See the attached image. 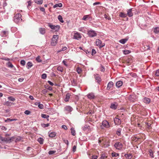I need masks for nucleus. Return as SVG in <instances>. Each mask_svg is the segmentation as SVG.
Returning a JSON list of instances; mask_svg holds the SVG:
<instances>
[{
	"label": "nucleus",
	"instance_id": "nucleus-1",
	"mask_svg": "<svg viewBox=\"0 0 159 159\" xmlns=\"http://www.w3.org/2000/svg\"><path fill=\"white\" fill-rule=\"evenodd\" d=\"M21 15L20 14H16L14 17V20L16 23L21 22L22 19L21 18Z\"/></svg>",
	"mask_w": 159,
	"mask_h": 159
},
{
	"label": "nucleus",
	"instance_id": "nucleus-2",
	"mask_svg": "<svg viewBox=\"0 0 159 159\" xmlns=\"http://www.w3.org/2000/svg\"><path fill=\"white\" fill-rule=\"evenodd\" d=\"M58 38V35H54L53 36L51 43L52 46H55L57 44V42Z\"/></svg>",
	"mask_w": 159,
	"mask_h": 159
},
{
	"label": "nucleus",
	"instance_id": "nucleus-3",
	"mask_svg": "<svg viewBox=\"0 0 159 159\" xmlns=\"http://www.w3.org/2000/svg\"><path fill=\"white\" fill-rule=\"evenodd\" d=\"M87 34L90 38H93L97 35L96 32L93 30H90L87 31Z\"/></svg>",
	"mask_w": 159,
	"mask_h": 159
},
{
	"label": "nucleus",
	"instance_id": "nucleus-4",
	"mask_svg": "<svg viewBox=\"0 0 159 159\" xmlns=\"http://www.w3.org/2000/svg\"><path fill=\"white\" fill-rule=\"evenodd\" d=\"M96 45L99 47L100 48L103 47L105 45V44L104 43H102V41L99 39H97L96 40Z\"/></svg>",
	"mask_w": 159,
	"mask_h": 159
},
{
	"label": "nucleus",
	"instance_id": "nucleus-5",
	"mask_svg": "<svg viewBox=\"0 0 159 159\" xmlns=\"http://www.w3.org/2000/svg\"><path fill=\"white\" fill-rule=\"evenodd\" d=\"M128 98L130 101L134 102L137 100V98L136 95L133 93L129 95Z\"/></svg>",
	"mask_w": 159,
	"mask_h": 159
},
{
	"label": "nucleus",
	"instance_id": "nucleus-6",
	"mask_svg": "<svg viewBox=\"0 0 159 159\" xmlns=\"http://www.w3.org/2000/svg\"><path fill=\"white\" fill-rule=\"evenodd\" d=\"M110 126V125L108 122L107 120H104L102 122L101 127L102 129H103L104 128H108Z\"/></svg>",
	"mask_w": 159,
	"mask_h": 159
},
{
	"label": "nucleus",
	"instance_id": "nucleus-7",
	"mask_svg": "<svg viewBox=\"0 0 159 159\" xmlns=\"http://www.w3.org/2000/svg\"><path fill=\"white\" fill-rule=\"evenodd\" d=\"M49 26L52 29L56 31H58L60 29V26L59 25H53L50 24H49Z\"/></svg>",
	"mask_w": 159,
	"mask_h": 159
},
{
	"label": "nucleus",
	"instance_id": "nucleus-8",
	"mask_svg": "<svg viewBox=\"0 0 159 159\" xmlns=\"http://www.w3.org/2000/svg\"><path fill=\"white\" fill-rule=\"evenodd\" d=\"M115 147L118 150H120L123 147L122 144L120 142H116L114 144Z\"/></svg>",
	"mask_w": 159,
	"mask_h": 159
},
{
	"label": "nucleus",
	"instance_id": "nucleus-9",
	"mask_svg": "<svg viewBox=\"0 0 159 159\" xmlns=\"http://www.w3.org/2000/svg\"><path fill=\"white\" fill-rule=\"evenodd\" d=\"M114 122L116 125H119L121 124L120 120L117 117H115L114 119Z\"/></svg>",
	"mask_w": 159,
	"mask_h": 159
},
{
	"label": "nucleus",
	"instance_id": "nucleus-10",
	"mask_svg": "<svg viewBox=\"0 0 159 159\" xmlns=\"http://www.w3.org/2000/svg\"><path fill=\"white\" fill-rule=\"evenodd\" d=\"M117 103L116 102H114L111 103L110 107L111 108L115 110L117 108Z\"/></svg>",
	"mask_w": 159,
	"mask_h": 159
},
{
	"label": "nucleus",
	"instance_id": "nucleus-11",
	"mask_svg": "<svg viewBox=\"0 0 159 159\" xmlns=\"http://www.w3.org/2000/svg\"><path fill=\"white\" fill-rule=\"evenodd\" d=\"M65 111H67L68 112H71L73 110V108L69 106H67L64 108Z\"/></svg>",
	"mask_w": 159,
	"mask_h": 159
},
{
	"label": "nucleus",
	"instance_id": "nucleus-12",
	"mask_svg": "<svg viewBox=\"0 0 159 159\" xmlns=\"http://www.w3.org/2000/svg\"><path fill=\"white\" fill-rule=\"evenodd\" d=\"M73 38L75 39L78 40L81 38V36L79 33H75Z\"/></svg>",
	"mask_w": 159,
	"mask_h": 159
},
{
	"label": "nucleus",
	"instance_id": "nucleus-13",
	"mask_svg": "<svg viewBox=\"0 0 159 159\" xmlns=\"http://www.w3.org/2000/svg\"><path fill=\"white\" fill-rule=\"evenodd\" d=\"M113 85V83L112 81L109 82L107 85V90H109Z\"/></svg>",
	"mask_w": 159,
	"mask_h": 159
},
{
	"label": "nucleus",
	"instance_id": "nucleus-14",
	"mask_svg": "<svg viewBox=\"0 0 159 159\" xmlns=\"http://www.w3.org/2000/svg\"><path fill=\"white\" fill-rule=\"evenodd\" d=\"M87 96L88 98L90 99H94L95 98V96L93 93H89Z\"/></svg>",
	"mask_w": 159,
	"mask_h": 159
},
{
	"label": "nucleus",
	"instance_id": "nucleus-15",
	"mask_svg": "<svg viewBox=\"0 0 159 159\" xmlns=\"http://www.w3.org/2000/svg\"><path fill=\"white\" fill-rule=\"evenodd\" d=\"M123 85V82L121 81H117L116 84V86L118 88H119L120 86H121Z\"/></svg>",
	"mask_w": 159,
	"mask_h": 159
},
{
	"label": "nucleus",
	"instance_id": "nucleus-16",
	"mask_svg": "<svg viewBox=\"0 0 159 159\" xmlns=\"http://www.w3.org/2000/svg\"><path fill=\"white\" fill-rule=\"evenodd\" d=\"M14 138L13 137L10 138H4V140L7 142H10L11 141H13V139H14Z\"/></svg>",
	"mask_w": 159,
	"mask_h": 159
},
{
	"label": "nucleus",
	"instance_id": "nucleus-17",
	"mask_svg": "<svg viewBox=\"0 0 159 159\" xmlns=\"http://www.w3.org/2000/svg\"><path fill=\"white\" fill-rule=\"evenodd\" d=\"M143 102L146 103H149L150 102V100L149 98H145L143 99Z\"/></svg>",
	"mask_w": 159,
	"mask_h": 159
},
{
	"label": "nucleus",
	"instance_id": "nucleus-18",
	"mask_svg": "<svg viewBox=\"0 0 159 159\" xmlns=\"http://www.w3.org/2000/svg\"><path fill=\"white\" fill-rule=\"evenodd\" d=\"M49 136L50 137H54L56 135V133L54 132H49Z\"/></svg>",
	"mask_w": 159,
	"mask_h": 159
},
{
	"label": "nucleus",
	"instance_id": "nucleus-19",
	"mask_svg": "<svg viewBox=\"0 0 159 159\" xmlns=\"http://www.w3.org/2000/svg\"><path fill=\"white\" fill-rule=\"evenodd\" d=\"M39 31L40 33L42 34H44L45 33V29L43 28H40Z\"/></svg>",
	"mask_w": 159,
	"mask_h": 159
},
{
	"label": "nucleus",
	"instance_id": "nucleus-20",
	"mask_svg": "<svg viewBox=\"0 0 159 159\" xmlns=\"http://www.w3.org/2000/svg\"><path fill=\"white\" fill-rule=\"evenodd\" d=\"M70 93H67L66 98H65L64 100L65 102H68L69 101V99L70 98Z\"/></svg>",
	"mask_w": 159,
	"mask_h": 159
},
{
	"label": "nucleus",
	"instance_id": "nucleus-21",
	"mask_svg": "<svg viewBox=\"0 0 159 159\" xmlns=\"http://www.w3.org/2000/svg\"><path fill=\"white\" fill-rule=\"evenodd\" d=\"M95 77L98 82L99 83L101 81V78L98 75H95Z\"/></svg>",
	"mask_w": 159,
	"mask_h": 159
},
{
	"label": "nucleus",
	"instance_id": "nucleus-22",
	"mask_svg": "<svg viewBox=\"0 0 159 159\" xmlns=\"http://www.w3.org/2000/svg\"><path fill=\"white\" fill-rule=\"evenodd\" d=\"M127 40H128L127 39H122L120 40H119V41L120 43H121L123 44H124L126 42V41Z\"/></svg>",
	"mask_w": 159,
	"mask_h": 159
},
{
	"label": "nucleus",
	"instance_id": "nucleus-23",
	"mask_svg": "<svg viewBox=\"0 0 159 159\" xmlns=\"http://www.w3.org/2000/svg\"><path fill=\"white\" fill-rule=\"evenodd\" d=\"M127 14L129 17L133 16V13L132 12V9H130L127 11Z\"/></svg>",
	"mask_w": 159,
	"mask_h": 159
},
{
	"label": "nucleus",
	"instance_id": "nucleus-24",
	"mask_svg": "<svg viewBox=\"0 0 159 159\" xmlns=\"http://www.w3.org/2000/svg\"><path fill=\"white\" fill-rule=\"evenodd\" d=\"M34 2L38 4H41L43 3V0H34Z\"/></svg>",
	"mask_w": 159,
	"mask_h": 159
},
{
	"label": "nucleus",
	"instance_id": "nucleus-25",
	"mask_svg": "<svg viewBox=\"0 0 159 159\" xmlns=\"http://www.w3.org/2000/svg\"><path fill=\"white\" fill-rule=\"evenodd\" d=\"M62 4L61 3H59L55 4L53 7V8H55L57 7H62Z\"/></svg>",
	"mask_w": 159,
	"mask_h": 159
},
{
	"label": "nucleus",
	"instance_id": "nucleus-26",
	"mask_svg": "<svg viewBox=\"0 0 159 159\" xmlns=\"http://www.w3.org/2000/svg\"><path fill=\"white\" fill-rule=\"evenodd\" d=\"M125 156L128 159H130L132 157V156L131 154H125Z\"/></svg>",
	"mask_w": 159,
	"mask_h": 159
},
{
	"label": "nucleus",
	"instance_id": "nucleus-27",
	"mask_svg": "<svg viewBox=\"0 0 159 159\" xmlns=\"http://www.w3.org/2000/svg\"><path fill=\"white\" fill-rule=\"evenodd\" d=\"M16 120V119H11L10 118H7L5 121L6 122L9 123L11 121Z\"/></svg>",
	"mask_w": 159,
	"mask_h": 159
},
{
	"label": "nucleus",
	"instance_id": "nucleus-28",
	"mask_svg": "<svg viewBox=\"0 0 159 159\" xmlns=\"http://www.w3.org/2000/svg\"><path fill=\"white\" fill-rule=\"evenodd\" d=\"M58 19L60 22L61 23H63L64 22V21L63 20V18L60 15L58 16Z\"/></svg>",
	"mask_w": 159,
	"mask_h": 159
},
{
	"label": "nucleus",
	"instance_id": "nucleus-29",
	"mask_svg": "<svg viewBox=\"0 0 159 159\" xmlns=\"http://www.w3.org/2000/svg\"><path fill=\"white\" fill-rule=\"evenodd\" d=\"M121 131V128H118L117 129L116 134L118 135H120V133Z\"/></svg>",
	"mask_w": 159,
	"mask_h": 159
},
{
	"label": "nucleus",
	"instance_id": "nucleus-30",
	"mask_svg": "<svg viewBox=\"0 0 159 159\" xmlns=\"http://www.w3.org/2000/svg\"><path fill=\"white\" fill-rule=\"evenodd\" d=\"M36 61L38 62H41L42 61V60L40 59V57L39 56L36 58Z\"/></svg>",
	"mask_w": 159,
	"mask_h": 159
},
{
	"label": "nucleus",
	"instance_id": "nucleus-31",
	"mask_svg": "<svg viewBox=\"0 0 159 159\" xmlns=\"http://www.w3.org/2000/svg\"><path fill=\"white\" fill-rule=\"evenodd\" d=\"M89 126L85 125L82 127V129L84 130H86L89 129Z\"/></svg>",
	"mask_w": 159,
	"mask_h": 159
},
{
	"label": "nucleus",
	"instance_id": "nucleus-32",
	"mask_svg": "<svg viewBox=\"0 0 159 159\" xmlns=\"http://www.w3.org/2000/svg\"><path fill=\"white\" fill-rule=\"evenodd\" d=\"M38 141L40 144H43V139L40 138L38 139Z\"/></svg>",
	"mask_w": 159,
	"mask_h": 159
},
{
	"label": "nucleus",
	"instance_id": "nucleus-33",
	"mask_svg": "<svg viewBox=\"0 0 159 159\" xmlns=\"http://www.w3.org/2000/svg\"><path fill=\"white\" fill-rule=\"evenodd\" d=\"M27 65L28 66L27 67L28 69H29V68H31L33 66V64L32 62L29 61L27 63Z\"/></svg>",
	"mask_w": 159,
	"mask_h": 159
},
{
	"label": "nucleus",
	"instance_id": "nucleus-34",
	"mask_svg": "<svg viewBox=\"0 0 159 159\" xmlns=\"http://www.w3.org/2000/svg\"><path fill=\"white\" fill-rule=\"evenodd\" d=\"M154 31L156 34H157L159 32V28L157 27L154 29Z\"/></svg>",
	"mask_w": 159,
	"mask_h": 159
},
{
	"label": "nucleus",
	"instance_id": "nucleus-35",
	"mask_svg": "<svg viewBox=\"0 0 159 159\" xmlns=\"http://www.w3.org/2000/svg\"><path fill=\"white\" fill-rule=\"evenodd\" d=\"M76 71L77 72V73L80 74L82 72V70L80 68H79V67H78L77 68Z\"/></svg>",
	"mask_w": 159,
	"mask_h": 159
},
{
	"label": "nucleus",
	"instance_id": "nucleus-36",
	"mask_svg": "<svg viewBox=\"0 0 159 159\" xmlns=\"http://www.w3.org/2000/svg\"><path fill=\"white\" fill-rule=\"evenodd\" d=\"M41 117L43 118L48 119L49 117V116L48 115L42 114H41Z\"/></svg>",
	"mask_w": 159,
	"mask_h": 159
},
{
	"label": "nucleus",
	"instance_id": "nucleus-37",
	"mask_svg": "<svg viewBox=\"0 0 159 159\" xmlns=\"http://www.w3.org/2000/svg\"><path fill=\"white\" fill-rule=\"evenodd\" d=\"M57 69L58 71H59L61 72H62L63 71V68L61 66H58L57 67Z\"/></svg>",
	"mask_w": 159,
	"mask_h": 159
},
{
	"label": "nucleus",
	"instance_id": "nucleus-38",
	"mask_svg": "<svg viewBox=\"0 0 159 159\" xmlns=\"http://www.w3.org/2000/svg\"><path fill=\"white\" fill-rule=\"evenodd\" d=\"M120 16L122 17H125L127 15L123 12H121Z\"/></svg>",
	"mask_w": 159,
	"mask_h": 159
},
{
	"label": "nucleus",
	"instance_id": "nucleus-39",
	"mask_svg": "<svg viewBox=\"0 0 159 159\" xmlns=\"http://www.w3.org/2000/svg\"><path fill=\"white\" fill-rule=\"evenodd\" d=\"M71 133L74 136L75 135V131L74 130V128H71Z\"/></svg>",
	"mask_w": 159,
	"mask_h": 159
},
{
	"label": "nucleus",
	"instance_id": "nucleus-40",
	"mask_svg": "<svg viewBox=\"0 0 159 159\" xmlns=\"http://www.w3.org/2000/svg\"><path fill=\"white\" fill-rule=\"evenodd\" d=\"M123 53L125 54H127L130 53V51L128 50H125L123 51Z\"/></svg>",
	"mask_w": 159,
	"mask_h": 159
},
{
	"label": "nucleus",
	"instance_id": "nucleus-41",
	"mask_svg": "<svg viewBox=\"0 0 159 159\" xmlns=\"http://www.w3.org/2000/svg\"><path fill=\"white\" fill-rule=\"evenodd\" d=\"M8 32L6 31H3L2 32V34L3 36H6Z\"/></svg>",
	"mask_w": 159,
	"mask_h": 159
},
{
	"label": "nucleus",
	"instance_id": "nucleus-42",
	"mask_svg": "<svg viewBox=\"0 0 159 159\" xmlns=\"http://www.w3.org/2000/svg\"><path fill=\"white\" fill-rule=\"evenodd\" d=\"M119 155V154L115 152H113L112 153V156L113 157H116Z\"/></svg>",
	"mask_w": 159,
	"mask_h": 159
},
{
	"label": "nucleus",
	"instance_id": "nucleus-43",
	"mask_svg": "<svg viewBox=\"0 0 159 159\" xmlns=\"http://www.w3.org/2000/svg\"><path fill=\"white\" fill-rule=\"evenodd\" d=\"M156 77V78H158L159 76V70H157L155 73Z\"/></svg>",
	"mask_w": 159,
	"mask_h": 159
},
{
	"label": "nucleus",
	"instance_id": "nucleus-44",
	"mask_svg": "<svg viewBox=\"0 0 159 159\" xmlns=\"http://www.w3.org/2000/svg\"><path fill=\"white\" fill-rule=\"evenodd\" d=\"M56 152V151H52L50 150L48 152L49 154V155H52V154L54 153H55Z\"/></svg>",
	"mask_w": 159,
	"mask_h": 159
},
{
	"label": "nucleus",
	"instance_id": "nucleus-45",
	"mask_svg": "<svg viewBox=\"0 0 159 159\" xmlns=\"http://www.w3.org/2000/svg\"><path fill=\"white\" fill-rule=\"evenodd\" d=\"M7 65L8 67H10V68H12L13 67V66L12 65V64L10 62H9L7 63Z\"/></svg>",
	"mask_w": 159,
	"mask_h": 159
},
{
	"label": "nucleus",
	"instance_id": "nucleus-46",
	"mask_svg": "<svg viewBox=\"0 0 159 159\" xmlns=\"http://www.w3.org/2000/svg\"><path fill=\"white\" fill-rule=\"evenodd\" d=\"M47 77V75L46 74H43L42 75L41 78L43 79H45Z\"/></svg>",
	"mask_w": 159,
	"mask_h": 159
},
{
	"label": "nucleus",
	"instance_id": "nucleus-47",
	"mask_svg": "<svg viewBox=\"0 0 159 159\" xmlns=\"http://www.w3.org/2000/svg\"><path fill=\"white\" fill-rule=\"evenodd\" d=\"M149 153H150V156L152 157H153V153L152 152V150L150 149L149 151Z\"/></svg>",
	"mask_w": 159,
	"mask_h": 159
},
{
	"label": "nucleus",
	"instance_id": "nucleus-48",
	"mask_svg": "<svg viewBox=\"0 0 159 159\" xmlns=\"http://www.w3.org/2000/svg\"><path fill=\"white\" fill-rule=\"evenodd\" d=\"M8 99L11 101H13L15 100V98L12 97H8Z\"/></svg>",
	"mask_w": 159,
	"mask_h": 159
},
{
	"label": "nucleus",
	"instance_id": "nucleus-49",
	"mask_svg": "<svg viewBox=\"0 0 159 159\" xmlns=\"http://www.w3.org/2000/svg\"><path fill=\"white\" fill-rule=\"evenodd\" d=\"M38 107L40 109H43V105L40 103L39 104Z\"/></svg>",
	"mask_w": 159,
	"mask_h": 159
},
{
	"label": "nucleus",
	"instance_id": "nucleus-50",
	"mask_svg": "<svg viewBox=\"0 0 159 159\" xmlns=\"http://www.w3.org/2000/svg\"><path fill=\"white\" fill-rule=\"evenodd\" d=\"M42 126L43 127H48L49 126V124L48 123L47 124H42Z\"/></svg>",
	"mask_w": 159,
	"mask_h": 159
},
{
	"label": "nucleus",
	"instance_id": "nucleus-51",
	"mask_svg": "<svg viewBox=\"0 0 159 159\" xmlns=\"http://www.w3.org/2000/svg\"><path fill=\"white\" fill-rule=\"evenodd\" d=\"M20 64H21L23 66H24L25 65V61L24 60H22L20 61Z\"/></svg>",
	"mask_w": 159,
	"mask_h": 159
},
{
	"label": "nucleus",
	"instance_id": "nucleus-52",
	"mask_svg": "<svg viewBox=\"0 0 159 159\" xmlns=\"http://www.w3.org/2000/svg\"><path fill=\"white\" fill-rule=\"evenodd\" d=\"M24 113L25 114L28 115L30 114V111L28 110H26L24 112Z\"/></svg>",
	"mask_w": 159,
	"mask_h": 159
},
{
	"label": "nucleus",
	"instance_id": "nucleus-53",
	"mask_svg": "<svg viewBox=\"0 0 159 159\" xmlns=\"http://www.w3.org/2000/svg\"><path fill=\"white\" fill-rule=\"evenodd\" d=\"M96 53V51L94 49H93L92 52V55H93Z\"/></svg>",
	"mask_w": 159,
	"mask_h": 159
},
{
	"label": "nucleus",
	"instance_id": "nucleus-54",
	"mask_svg": "<svg viewBox=\"0 0 159 159\" xmlns=\"http://www.w3.org/2000/svg\"><path fill=\"white\" fill-rule=\"evenodd\" d=\"M1 129L2 130H6L7 129V128L6 127L2 126H1Z\"/></svg>",
	"mask_w": 159,
	"mask_h": 159
},
{
	"label": "nucleus",
	"instance_id": "nucleus-55",
	"mask_svg": "<svg viewBox=\"0 0 159 159\" xmlns=\"http://www.w3.org/2000/svg\"><path fill=\"white\" fill-rule=\"evenodd\" d=\"M151 124L150 123H148L147 124L146 127H147V128H148L149 129H150V128L151 127Z\"/></svg>",
	"mask_w": 159,
	"mask_h": 159
},
{
	"label": "nucleus",
	"instance_id": "nucleus-56",
	"mask_svg": "<svg viewBox=\"0 0 159 159\" xmlns=\"http://www.w3.org/2000/svg\"><path fill=\"white\" fill-rule=\"evenodd\" d=\"M98 158L97 156L93 155L92 156V159H97Z\"/></svg>",
	"mask_w": 159,
	"mask_h": 159
},
{
	"label": "nucleus",
	"instance_id": "nucleus-57",
	"mask_svg": "<svg viewBox=\"0 0 159 159\" xmlns=\"http://www.w3.org/2000/svg\"><path fill=\"white\" fill-rule=\"evenodd\" d=\"M88 15L85 16H84V17L83 18V20H86L88 18Z\"/></svg>",
	"mask_w": 159,
	"mask_h": 159
},
{
	"label": "nucleus",
	"instance_id": "nucleus-58",
	"mask_svg": "<svg viewBox=\"0 0 159 159\" xmlns=\"http://www.w3.org/2000/svg\"><path fill=\"white\" fill-rule=\"evenodd\" d=\"M76 146L75 145L74 146L73 148V151L74 152L76 151Z\"/></svg>",
	"mask_w": 159,
	"mask_h": 159
},
{
	"label": "nucleus",
	"instance_id": "nucleus-59",
	"mask_svg": "<svg viewBox=\"0 0 159 159\" xmlns=\"http://www.w3.org/2000/svg\"><path fill=\"white\" fill-rule=\"evenodd\" d=\"M62 128L64 129L65 130L67 129V126L64 125H62Z\"/></svg>",
	"mask_w": 159,
	"mask_h": 159
},
{
	"label": "nucleus",
	"instance_id": "nucleus-60",
	"mask_svg": "<svg viewBox=\"0 0 159 159\" xmlns=\"http://www.w3.org/2000/svg\"><path fill=\"white\" fill-rule=\"evenodd\" d=\"M48 82L51 86H53L54 85V84L50 81H48Z\"/></svg>",
	"mask_w": 159,
	"mask_h": 159
},
{
	"label": "nucleus",
	"instance_id": "nucleus-61",
	"mask_svg": "<svg viewBox=\"0 0 159 159\" xmlns=\"http://www.w3.org/2000/svg\"><path fill=\"white\" fill-rule=\"evenodd\" d=\"M101 4V3L100 2H95L94 3H93V5L94 6V5H98V4Z\"/></svg>",
	"mask_w": 159,
	"mask_h": 159
},
{
	"label": "nucleus",
	"instance_id": "nucleus-62",
	"mask_svg": "<svg viewBox=\"0 0 159 159\" xmlns=\"http://www.w3.org/2000/svg\"><path fill=\"white\" fill-rule=\"evenodd\" d=\"M47 90L46 89H43L42 91V92L43 93V94H45L46 93H47Z\"/></svg>",
	"mask_w": 159,
	"mask_h": 159
},
{
	"label": "nucleus",
	"instance_id": "nucleus-63",
	"mask_svg": "<svg viewBox=\"0 0 159 159\" xmlns=\"http://www.w3.org/2000/svg\"><path fill=\"white\" fill-rule=\"evenodd\" d=\"M84 51L87 54H90L91 53V52L90 51H89L87 50H85Z\"/></svg>",
	"mask_w": 159,
	"mask_h": 159
},
{
	"label": "nucleus",
	"instance_id": "nucleus-64",
	"mask_svg": "<svg viewBox=\"0 0 159 159\" xmlns=\"http://www.w3.org/2000/svg\"><path fill=\"white\" fill-rule=\"evenodd\" d=\"M93 113V112L92 111H90L88 112L87 114L88 115L91 114H92Z\"/></svg>",
	"mask_w": 159,
	"mask_h": 159
}]
</instances>
